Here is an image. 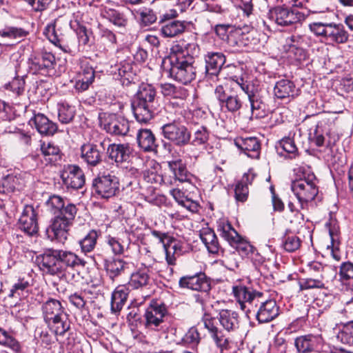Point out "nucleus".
<instances>
[{"mask_svg":"<svg viewBox=\"0 0 353 353\" xmlns=\"http://www.w3.org/2000/svg\"><path fill=\"white\" fill-rule=\"evenodd\" d=\"M37 261L43 272L57 276H63L68 269L83 268L86 264L84 259L72 252L54 249L46 250L37 257Z\"/></svg>","mask_w":353,"mask_h":353,"instance_id":"f257e3e1","label":"nucleus"},{"mask_svg":"<svg viewBox=\"0 0 353 353\" xmlns=\"http://www.w3.org/2000/svg\"><path fill=\"white\" fill-rule=\"evenodd\" d=\"M159 107L154 86L142 83L131 101V108L136 120L141 123H148L157 114Z\"/></svg>","mask_w":353,"mask_h":353,"instance_id":"f03ea898","label":"nucleus"},{"mask_svg":"<svg viewBox=\"0 0 353 353\" xmlns=\"http://www.w3.org/2000/svg\"><path fill=\"white\" fill-rule=\"evenodd\" d=\"M169 77L174 80L186 85L196 77L194 59L187 52L186 55L170 56Z\"/></svg>","mask_w":353,"mask_h":353,"instance_id":"7ed1b4c3","label":"nucleus"},{"mask_svg":"<svg viewBox=\"0 0 353 353\" xmlns=\"http://www.w3.org/2000/svg\"><path fill=\"white\" fill-rule=\"evenodd\" d=\"M76 215L74 208L68 207L64 210V214L54 216L46 230L47 238L50 241L64 243L68 239Z\"/></svg>","mask_w":353,"mask_h":353,"instance_id":"20e7f679","label":"nucleus"},{"mask_svg":"<svg viewBox=\"0 0 353 353\" xmlns=\"http://www.w3.org/2000/svg\"><path fill=\"white\" fill-rule=\"evenodd\" d=\"M161 134L163 137L170 143L163 144L164 148L171 150L172 145L182 148L188 145L191 142L192 132L187 126L181 123L173 121L163 124L161 127Z\"/></svg>","mask_w":353,"mask_h":353,"instance_id":"39448f33","label":"nucleus"},{"mask_svg":"<svg viewBox=\"0 0 353 353\" xmlns=\"http://www.w3.org/2000/svg\"><path fill=\"white\" fill-rule=\"evenodd\" d=\"M27 63L28 72L33 74L53 77L57 73L54 54L44 50L33 52L28 59Z\"/></svg>","mask_w":353,"mask_h":353,"instance_id":"423d86ee","label":"nucleus"},{"mask_svg":"<svg viewBox=\"0 0 353 353\" xmlns=\"http://www.w3.org/2000/svg\"><path fill=\"white\" fill-rule=\"evenodd\" d=\"M318 180L314 173L304 174L303 178L292 182L291 190L303 209L319 192Z\"/></svg>","mask_w":353,"mask_h":353,"instance_id":"0eeeda50","label":"nucleus"},{"mask_svg":"<svg viewBox=\"0 0 353 353\" xmlns=\"http://www.w3.org/2000/svg\"><path fill=\"white\" fill-rule=\"evenodd\" d=\"M168 316L166 305L157 300H152L144 313L145 326L147 329L165 332V321Z\"/></svg>","mask_w":353,"mask_h":353,"instance_id":"6e6552de","label":"nucleus"},{"mask_svg":"<svg viewBox=\"0 0 353 353\" xmlns=\"http://www.w3.org/2000/svg\"><path fill=\"white\" fill-rule=\"evenodd\" d=\"M119 180L112 172L99 173L93 180V192L101 198L109 199L119 191Z\"/></svg>","mask_w":353,"mask_h":353,"instance_id":"1a4fd4ad","label":"nucleus"},{"mask_svg":"<svg viewBox=\"0 0 353 353\" xmlns=\"http://www.w3.org/2000/svg\"><path fill=\"white\" fill-rule=\"evenodd\" d=\"M99 122L101 128L111 135L123 137L127 135L130 130L128 119L115 113H100Z\"/></svg>","mask_w":353,"mask_h":353,"instance_id":"9d476101","label":"nucleus"},{"mask_svg":"<svg viewBox=\"0 0 353 353\" xmlns=\"http://www.w3.org/2000/svg\"><path fill=\"white\" fill-rule=\"evenodd\" d=\"M269 18L278 26L283 27L301 23L306 15L296 8H290L285 6H277L269 11Z\"/></svg>","mask_w":353,"mask_h":353,"instance_id":"9b49d317","label":"nucleus"},{"mask_svg":"<svg viewBox=\"0 0 353 353\" xmlns=\"http://www.w3.org/2000/svg\"><path fill=\"white\" fill-rule=\"evenodd\" d=\"M214 93L223 111L235 114L243 108V101L232 89L228 90L223 85H218Z\"/></svg>","mask_w":353,"mask_h":353,"instance_id":"f8f14e48","label":"nucleus"},{"mask_svg":"<svg viewBox=\"0 0 353 353\" xmlns=\"http://www.w3.org/2000/svg\"><path fill=\"white\" fill-rule=\"evenodd\" d=\"M279 345L284 344V353H294L293 350H288L285 340L281 339ZM280 339L278 340L279 341ZM294 345L296 352L295 353H312L320 352L323 346V339L320 334H305L294 339Z\"/></svg>","mask_w":353,"mask_h":353,"instance_id":"ddd939ff","label":"nucleus"},{"mask_svg":"<svg viewBox=\"0 0 353 353\" xmlns=\"http://www.w3.org/2000/svg\"><path fill=\"white\" fill-rule=\"evenodd\" d=\"M259 323H266L273 321L279 314V307L273 299H268L264 293L253 305L252 314Z\"/></svg>","mask_w":353,"mask_h":353,"instance_id":"4468645a","label":"nucleus"},{"mask_svg":"<svg viewBox=\"0 0 353 353\" xmlns=\"http://www.w3.org/2000/svg\"><path fill=\"white\" fill-rule=\"evenodd\" d=\"M232 293L239 303L241 309L245 311L247 315H251L253 305L257 303L258 299L263 292L239 283L233 285Z\"/></svg>","mask_w":353,"mask_h":353,"instance_id":"2eb2a0df","label":"nucleus"},{"mask_svg":"<svg viewBox=\"0 0 353 353\" xmlns=\"http://www.w3.org/2000/svg\"><path fill=\"white\" fill-rule=\"evenodd\" d=\"M80 150L83 161L89 167H97L103 162L105 156V141L85 143Z\"/></svg>","mask_w":353,"mask_h":353,"instance_id":"dca6fc26","label":"nucleus"},{"mask_svg":"<svg viewBox=\"0 0 353 353\" xmlns=\"http://www.w3.org/2000/svg\"><path fill=\"white\" fill-rule=\"evenodd\" d=\"M205 78L207 80H218V77L226 62V57L219 51H207L203 55Z\"/></svg>","mask_w":353,"mask_h":353,"instance_id":"f3484780","label":"nucleus"},{"mask_svg":"<svg viewBox=\"0 0 353 353\" xmlns=\"http://www.w3.org/2000/svg\"><path fill=\"white\" fill-rule=\"evenodd\" d=\"M179 286L182 289L203 292L205 296L208 295L212 289L210 278L202 272L181 277L179 281Z\"/></svg>","mask_w":353,"mask_h":353,"instance_id":"a211bd4d","label":"nucleus"},{"mask_svg":"<svg viewBox=\"0 0 353 353\" xmlns=\"http://www.w3.org/2000/svg\"><path fill=\"white\" fill-rule=\"evenodd\" d=\"M60 176L63 184L68 190L81 189L85 182L83 171L79 165L74 164L65 165Z\"/></svg>","mask_w":353,"mask_h":353,"instance_id":"6ab92c4d","label":"nucleus"},{"mask_svg":"<svg viewBox=\"0 0 353 353\" xmlns=\"http://www.w3.org/2000/svg\"><path fill=\"white\" fill-rule=\"evenodd\" d=\"M169 171L175 181L188 183L193 190H197L195 183L196 177L188 171L186 163L179 157L174 158L167 162Z\"/></svg>","mask_w":353,"mask_h":353,"instance_id":"aec40b11","label":"nucleus"},{"mask_svg":"<svg viewBox=\"0 0 353 353\" xmlns=\"http://www.w3.org/2000/svg\"><path fill=\"white\" fill-rule=\"evenodd\" d=\"M59 21L55 19L48 23L43 30V34L55 46L59 48L63 52L72 54L73 50L66 41V35L61 27L58 24Z\"/></svg>","mask_w":353,"mask_h":353,"instance_id":"412c9836","label":"nucleus"},{"mask_svg":"<svg viewBox=\"0 0 353 353\" xmlns=\"http://www.w3.org/2000/svg\"><path fill=\"white\" fill-rule=\"evenodd\" d=\"M37 210L32 205H25L19 219V227L26 234L33 236L39 231Z\"/></svg>","mask_w":353,"mask_h":353,"instance_id":"4be33fe9","label":"nucleus"},{"mask_svg":"<svg viewBox=\"0 0 353 353\" xmlns=\"http://www.w3.org/2000/svg\"><path fill=\"white\" fill-rule=\"evenodd\" d=\"M95 78L94 68L86 60L81 61V68L79 72L77 74L74 88L77 92H83L88 90L92 84Z\"/></svg>","mask_w":353,"mask_h":353,"instance_id":"5701e85b","label":"nucleus"},{"mask_svg":"<svg viewBox=\"0 0 353 353\" xmlns=\"http://www.w3.org/2000/svg\"><path fill=\"white\" fill-rule=\"evenodd\" d=\"M236 148L248 157L258 159L261 154V142L255 137H237L234 140Z\"/></svg>","mask_w":353,"mask_h":353,"instance_id":"b1692460","label":"nucleus"},{"mask_svg":"<svg viewBox=\"0 0 353 353\" xmlns=\"http://www.w3.org/2000/svg\"><path fill=\"white\" fill-rule=\"evenodd\" d=\"M251 106V117L261 119L265 117L268 112V105L264 96L259 91L258 86L248 95Z\"/></svg>","mask_w":353,"mask_h":353,"instance_id":"393cba45","label":"nucleus"},{"mask_svg":"<svg viewBox=\"0 0 353 353\" xmlns=\"http://www.w3.org/2000/svg\"><path fill=\"white\" fill-rule=\"evenodd\" d=\"M205 328L208 331L211 338L216 345L223 349L227 348L229 345L228 338L225 336L222 330L219 329L215 324V319L208 314L205 313L202 319Z\"/></svg>","mask_w":353,"mask_h":353,"instance_id":"a878e982","label":"nucleus"},{"mask_svg":"<svg viewBox=\"0 0 353 353\" xmlns=\"http://www.w3.org/2000/svg\"><path fill=\"white\" fill-rule=\"evenodd\" d=\"M299 90L294 83L287 79L277 81L274 87V95L276 99L291 101L299 94Z\"/></svg>","mask_w":353,"mask_h":353,"instance_id":"bb28decb","label":"nucleus"},{"mask_svg":"<svg viewBox=\"0 0 353 353\" xmlns=\"http://www.w3.org/2000/svg\"><path fill=\"white\" fill-rule=\"evenodd\" d=\"M334 125V121L329 118H325L319 121L316 125L314 132L309 133V138L318 147L323 146L325 143L324 134L330 137L332 127Z\"/></svg>","mask_w":353,"mask_h":353,"instance_id":"cd10ccee","label":"nucleus"},{"mask_svg":"<svg viewBox=\"0 0 353 353\" xmlns=\"http://www.w3.org/2000/svg\"><path fill=\"white\" fill-rule=\"evenodd\" d=\"M217 319L223 328L228 332L237 330L240 326L239 314L233 310H221L218 314Z\"/></svg>","mask_w":353,"mask_h":353,"instance_id":"c85d7f7f","label":"nucleus"},{"mask_svg":"<svg viewBox=\"0 0 353 353\" xmlns=\"http://www.w3.org/2000/svg\"><path fill=\"white\" fill-rule=\"evenodd\" d=\"M29 123L31 125H34L37 130L42 135L52 136L58 130L57 123L50 121L41 113L34 114V117L30 119Z\"/></svg>","mask_w":353,"mask_h":353,"instance_id":"c756f323","label":"nucleus"},{"mask_svg":"<svg viewBox=\"0 0 353 353\" xmlns=\"http://www.w3.org/2000/svg\"><path fill=\"white\" fill-rule=\"evenodd\" d=\"M105 150L109 159L117 164L127 161L131 153L128 143H111L105 148Z\"/></svg>","mask_w":353,"mask_h":353,"instance_id":"7c9ffc66","label":"nucleus"},{"mask_svg":"<svg viewBox=\"0 0 353 353\" xmlns=\"http://www.w3.org/2000/svg\"><path fill=\"white\" fill-rule=\"evenodd\" d=\"M170 194L179 205L185 208L192 212H196L199 210V205L197 201L194 199V191L185 194L179 188H173L170 191Z\"/></svg>","mask_w":353,"mask_h":353,"instance_id":"2f4dec72","label":"nucleus"},{"mask_svg":"<svg viewBox=\"0 0 353 353\" xmlns=\"http://www.w3.org/2000/svg\"><path fill=\"white\" fill-rule=\"evenodd\" d=\"M275 148L278 154L285 159H294L299 155L298 148L293 138L290 136L276 142Z\"/></svg>","mask_w":353,"mask_h":353,"instance_id":"473e14b6","label":"nucleus"},{"mask_svg":"<svg viewBox=\"0 0 353 353\" xmlns=\"http://www.w3.org/2000/svg\"><path fill=\"white\" fill-rule=\"evenodd\" d=\"M325 226L327 228L329 234L331 239V244L327 245V249H330L331 254L336 261L341 260L339 252V226L336 219H330Z\"/></svg>","mask_w":353,"mask_h":353,"instance_id":"72a5a7b5","label":"nucleus"},{"mask_svg":"<svg viewBox=\"0 0 353 353\" xmlns=\"http://www.w3.org/2000/svg\"><path fill=\"white\" fill-rule=\"evenodd\" d=\"M138 145L144 152H154L158 148L156 137L151 130L141 128L137 134Z\"/></svg>","mask_w":353,"mask_h":353,"instance_id":"f704fd0d","label":"nucleus"},{"mask_svg":"<svg viewBox=\"0 0 353 353\" xmlns=\"http://www.w3.org/2000/svg\"><path fill=\"white\" fill-rule=\"evenodd\" d=\"M101 231L97 229L89 230L87 233L78 241L81 252L87 255L92 252L97 244L99 238L101 236Z\"/></svg>","mask_w":353,"mask_h":353,"instance_id":"c9c22d12","label":"nucleus"},{"mask_svg":"<svg viewBox=\"0 0 353 353\" xmlns=\"http://www.w3.org/2000/svg\"><path fill=\"white\" fill-rule=\"evenodd\" d=\"M41 310L45 322L66 312L61 301L52 298H49L43 303Z\"/></svg>","mask_w":353,"mask_h":353,"instance_id":"e433bc0d","label":"nucleus"},{"mask_svg":"<svg viewBox=\"0 0 353 353\" xmlns=\"http://www.w3.org/2000/svg\"><path fill=\"white\" fill-rule=\"evenodd\" d=\"M129 288L125 285L117 286L112 293L111 312L113 314H119L128 299Z\"/></svg>","mask_w":353,"mask_h":353,"instance_id":"4c0bfd02","label":"nucleus"},{"mask_svg":"<svg viewBox=\"0 0 353 353\" xmlns=\"http://www.w3.org/2000/svg\"><path fill=\"white\" fill-rule=\"evenodd\" d=\"M187 25L185 21H168L160 27V34L164 38H174L182 34L185 31Z\"/></svg>","mask_w":353,"mask_h":353,"instance_id":"58836bf2","label":"nucleus"},{"mask_svg":"<svg viewBox=\"0 0 353 353\" xmlns=\"http://www.w3.org/2000/svg\"><path fill=\"white\" fill-rule=\"evenodd\" d=\"M200 238L210 253L218 254L221 250L216 234L212 229L203 228L200 232Z\"/></svg>","mask_w":353,"mask_h":353,"instance_id":"ea45409f","label":"nucleus"},{"mask_svg":"<svg viewBox=\"0 0 353 353\" xmlns=\"http://www.w3.org/2000/svg\"><path fill=\"white\" fill-rule=\"evenodd\" d=\"M47 207L49 211L54 215H63L64 214V210L68 207L74 208L75 213H77V206L69 202L65 201L64 199L58 195H52L50 196L46 202Z\"/></svg>","mask_w":353,"mask_h":353,"instance_id":"a19ab883","label":"nucleus"},{"mask_svg":"<svg viewBox=\"0 0 353 353\" xmlns=\"http://www.w3.org/2000/svg\"><path fill=\"white\" fill-rule=\"evenodd\" d=\"M46 323L56 336H63L70 328V321L67 312Z\"/></svg>","mask_w":353,"mask_h":353,"instance_id":"79ce46f5","label":"nucleus"},{"mask_svg":"<svg viewBox=\"0 0 353 353\" xmlns=\"http://www.w3.org/2000/svg\"><path fill=\"white\" fill-rule=\"evenodd\" d=\"M25 186V181L21 175L8 174L0 185V193L8 194L15 190H21Z\"/></svg>","mask_w":353,"mask_h":353,"instance_id":"37998d69","label":"nucleus"},{"mask_svg":"<svg viewBox=\"0 0 353 353\" xmlns=\"http://www.w3.org/2000/svg\"><path fill=\"white\" fill-rule=\"evenodd\" d=\"M127 268H128V263L119 259H112L110 261H105L104 266L107 275L112 281L123 274Z\"/></svg>","mask_w":353,"mask_h":353,"instance_id":"c03bdc74","label":"nucleus"},{"mask_svg":"<svg viewBox=\"0 0 353 353\" xmlns=\"http://www.w3.org/2000/svg\"><path fill=\"white\" fill-rule=\"evenodd\" d=\"M216 230L221 237L225 239L228 243L239 238V233L233 228L230 222L226 218H220L216 221Z\"/></svg>","mask_w":353,"mask_h":353,"instance_id":"a18cd8bd","label":"nucleus"},{"mask_svg":"<svg viewBox=\"0 0 353 353\" xmlns=\"http://www.w3.org/2000/svg\"><path fill=\"white\" fill-rule=\"evenodd\" d=\"M137 21L141 28H146L154 23L157 19L155 11L148 7H142L134 10Z\"/></svg>","mask_w":353,"mask_h":353,"instance_id":"49530a36","label":"nucleus"},{"mask_svg":"<svg viewBox=\"0 0 353 353\" xmlns=\"http://www.w3.org/2000/svg\"><path fill=\"white\" fill-rule=\"evenodd\" d=\"M327 39L336 43H345L348 41L349 34L341 23H330Z\"/></svg>","mask_w":353,"mask_h":353,"instance_id":"de8ad7c7","label":"nucleus"},{"mask_svg":"<svg viewBox=\"0 0 353 353\" xmlns=\"http://www.w3.org/2000/svg\"><path fill=\"white\" fill-rule=\"evenodd\" d=\"M161 93L164 97L185 100L189 96L188 90L182 86L166 83L161 85Z\"/></svg>","mask_w":353,"mask_h":353,"instance_id":"09e8293b","label":"nucleus"},{"mask_svg":"<svg viewBox=\"0 0 353 353\" xmlns=\"http://www.w3.org/2000/svg\"><path fill=\"white\" fill-rule=\"evenodd\" d=\"M31 285L28 281L24 278L19 279L12 286L8 294L10 298L25 299L30 291Z\"/></svg>","mask_w":353,"mask_h":353,"instance_id":"8fccbe9b","label":"nucleus"},{"mask_svg":"<svg viewBox=\"0 0 353 353\" xmlns=\"http://www.w3.org/2000/svg\"><path fill=\"white\" fill-rule=\"evenodd\" d=\"M182 250V243L179 240L171 236L170 241H169L168 244L164 250L165 253V259L168 264L171 265H174L176 262V258L174 255L181 254Z\"/></svg>","mask_w":353,"mask_h":353,"instance_id":"3c124183","label":"nucleus"},{"mask_svg":"<svg viewBox=\"0 0 353 353\" xmlns=\"http://www.w3.org/2000/svg\"><path fill=\"white\" fill-rule=\"evenodd\" d=\"M57 109L58 118L61 123L67 124L72 121L76 113L74 106L64 101L58 103Z\"/></svg>","mask_w":353,"mask_h":353,"instance_id":"603ef678","label":"nucleus"},{"mask_svg":"<svg viewBox=\"0 0 353 353\" xmlns=\"http://www.w3.org/2000/svg\"><path fill=\"white\" fill-rule=\"evenodd\" d=\"M324 277L322 274L314 277H305L299 278L298 280V285L299 291H305L312 289H323L325 288V283L323 281Z\"/></svg>","mask_w":353,"mask_h":353,"instance_id":"864d4df0","label":"nucleus"},{"mask_svg":"<svg viewBox=\"0 0 353 353\" xmlns=\"http://www.w3.org/2000/svg\"><path fill=\"white\" fill-rule=\"evenodd\" d=\"M0 345L10 348L15 353H19L21 351V346L13 336V332L6 331L1 327H0Z\"/></svg>","mask_w":353,"mask_h":353,"instance_id":"5fc2aeb1","label":"nucleus"},{"mask_svg":"<svg viewBox=\"0 0 353 353\" xmlns=\"http://www.w3.org/2000/svg\"><path fill=\"white\" fill-rule=\"evenodd\" d=\"M230 245L234 248L242 256L252 257L255 251L254 247L239 234V238H235Z\"/></svg>","mask_w":353,"mask_h":353,"instance_id":"6e6d98bb","label":"nucleus"},{"mask_svg":"<svg viewBox=\"0 0 353 353\" xmlns=\"http://www.w3.org/2000/svg\"><path fill=\"white\" fill-rule=\"evenodd\" d=\"M103 15L109 21L118 27H125L128 23L126 15L120 10L113 8H105Z\"/></svg>","mask_w":353,"mask_h":353,"instance_id":"4d7b16f0","label":"nucleus"},{"mask_svg":"<svg viewBox=\"0 0 353 353\" xmlns=\"http://www.w3.org/2000/svg\"><path fill=\"white\" fill-rule=\"evenodd\" d=\"M150 277L148 270L140 269L132 273L128 282V285L133 289H139L148 284Z\"/></svg>","mask_w":353,"mask_h":353,"instance_id":"13d9d810","label":"nucleus"},{"mask_svg":"<svg viewBox=\"0 0 353 353\" xmlns=\"http://www.w3.org/2000/svg\"><path fill=\"white\" fill-rule=\"evenodd\" d=\"M336 339L343 344L353 345V320L343 325L336 335Z\"/></svg>","mask_w":353,"mask_h":353,"instance_id":"bf43d9fd","label":"nucleus"},{"mask_svg":"<svg viewBox=\"0 0 353 353\" xmlns=\"http://www.w3.org/2000/svg\"><path fill=\"white\" fill-rule=\"evenodd\" d=\"M301 244V241L292 233H285L282 237V247L288 252L297 250Z\"/></svg>","mask_w":353,"mask_h":353,"instance_id":"052dcab7","label":"nucleus"},{"mask_svg":"<svg viewBox=\"0 0 353 353\" xmlns=\"http://www.w3.org/2000/svg\"><path fill=\"white\" fill-rule=\"evenodd\" d=\"M210 132L206 126H199L193 133V139L190 143L195 146H200L208 143Z\"/></svg>","mask_w":353,"mask_h":353,"instance_id":"680f3d73","label":"nucleus"},{"mask_svg":"<svg viewBox=\"0 0 353 353\" xmlns=\"http://www.w3.org/2000/svg\"><path fill=\"white\" fill-rule=\"evenodd\" d=\"M288 57L291 59L292 63L295 65L306 61L309 54L307 50L305 48H296L285 50Z\"/></svg>","mask_w":353,"mask_h":353,"instance_id":"e2e57ef3","label":"nucleus"},{"mask_svg":"<svg viewBox=\"0 0 353 353\" xmlns=\"http://www.w3.org/2000/svg\"><path fill=\"white\" fill-rule=\"evenodd\" d=\"M339 276L343 283L353 286V263L350 261L342 263L340 266Z\"/></svg>","mask_w":353,"mask_h":353,"instance_id":"0e129e2a","label":"nucleus"},{"mask_svg":"<svg viewBox=\"0 0 353 353\" xmlns=\"http://www.w3.org/2000/svg\"><path fill=\"white\" fill-rule=\"evenodd\" d=\"M308 46L307 38L305 35L292 34L285 39L284 49L305 48Z\"/></svg>","mask_w":353,"mask_h":353,"instance_id":"69168bd1","label":"nucleus"},{"mask_svg":"<svg viewBox=\"0 0 353 353\" xmlns=\"http://www.w3.org/2000/svg\"><path fill=\"white\" fill-rule=\"evenodd\" d=\"M28 34V31L25 29L14 26H6L4 29L0 30V36L3 38H23L26 37Z\"/></svg>","mask_w":353,"mask_h":353,"instance_id":"338daca9","label":"nucleus"},{"mask_svg":"<svg viewBox=\"0 0 353 353\" xmlns=\"http://www.w3.org/2000/svg\"><path fill=\"white\" fill-rule=\"evenodd\" d=\"M41 150L46 157H49L46 159L49 162L52 163L57 161V157L59 155L60 150L57 146L54 145V143H43L41 147Z\"/></svg>","mask_w":353,"mask_h":353,"instance_id":"774afa93","label":"nucleus"}]
</instances>
